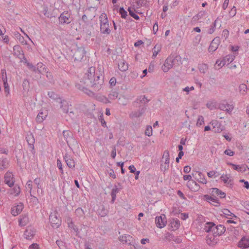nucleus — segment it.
Wrapping results in <instances>:
<instances>
[{
	"label": "nucleus",
	"instance_id": "1",
	"mask_svg": "<svg viewBox=\"0 0 249 249\" xmlns=\"http://www.w3.org/2000/svg\"><path fill=\"white\" fill-rule=\"evenodd\" d=\"M104 82V76L101 72L96 71L94 67H91L89 68L80 82L76 84L75 87L89 95L92 92L88 88H91L93 90L98 91L102 88Z\"/></svg>",
	"mask_w": 249,
	"mask_h": 249
},
{
	"label": "nucleus",
	"instance_id": "2",
	"mask_svg": "<svg viewBox=\"0 0 249 249\" xmlns=\"http://www.w3.org/2000/svg\"><path fill=\"white\" fill-rule=\"evenodd\" d=\"M63 135L70 147H71V146H74L77 145V142L73 137V134L71 132L68 130H64L63 131Z\"/></svg>",
	"mask_w": 249,
	"mask_h": 249
},
{
	"label": "nucleus",
	"instance_id": "3",
	"mask_svg": "<svg viewBox=\"0 0 249 249\" xmlns=\"http://www.w3.org/2000/svg\"><path fill=\"white\" fill-rule=\"evenodd\" d=\"M60 24H69L72 20L71 14L68 11H64L61 14L58 18Z\"/></svg>",
	"mask_w": 249,
	"mask_h": 249
},
{
	"label": "nucleus",
	"instance_id": "4",
	"mask_svg": "<svg viewBox=\"0 0 249 249\" xmlns=\"http://www.w3.org/2000/svg\"><path fill=\"white\" fill-rule=\"evenodd\" d=\"M86 54V51L84 47H78L74 50L73 54V58L75 61H80Z\"/></svg>",
	"mask_w": 249,
	"mask_h": 249
},
{
	"label": "nucleus",
	"instance_id": "5",
	"mask_svg": "<svg viewBox=\"0 0 249 249\" xmlns=\"http://www.w3.org/2000/svg\"><path fill=\"white\" fill-rule=\"evenodd\" d=\"M119 240L123 244H127L130 246H134L135 241L132 236L129 234H124L120 236Z\"/></svg>",
	"mask_w": 249,
	"mask_h": 249
},
{
	"label": "nucleus",
	"instance_id": "6",
	"mask_svg": "<svg viewBox=\"0 0 249 249\" xmlns=\"http://www.w3.org/2000/svg\"><path fill=\"white\" fill-rule=\"evenodd\" d=\"M26 139L29 147L31 148L32 153L35 155L36 153V150L34 147L35 139L33 134L31 132H28L26 135Z\"/></svg>",
	"mask_w": 249,
	"mask_h": 249
},
{
	"label": "nucleus",
	"instance_id": "7",
	"mask_svg": "<svg viewBox=\"0 0 249 249\" xmlns=\"http://www.w3.org/2000/svg\"><path fill=\"white\" fill-rule=\"evenodd\" d=\"M49 220L53 228H57L61 225V220L57 217L55 213H52L50 215Z\"/></svg>",
	"mask_w": 249,
	"mask_h": 249
},
{
	"label": "nucleus",
	"instance_id": "8",
	"mask_svg": "<svg viewBox=\"0 0 249 249\" xmlns=\"http://www.w3.org/2000/svg\"><path fill=\"white\" fill-rule=\"evenodd\" d=\"M155 223L157 227L162 228L164 227L167 223L166 217L165 214H161L160 216H156L155 218Z\"/></svg>",
	"mask_w": 249,
	"mask_h": 249
},
{
	"label": "nucleus",
	"instance_id": "9",
	"mask_svg": "<svg viewBox=\"0 0 249 249\" xmlns=\"http://www.w3.org/2000/svg\"><path fill=\"white\" fill-rule=\"evenodd\" d=\"M219 241V239L216 236H215L213 234H208L206 237V243L211 247L214 246Z\"/></svg>",
	"mask_w": 249,
	"mask_h": 249
},
{
	"label": "nucleus",
	"instance_id": "10",
	"mask_svg": "<svg viewBox=\"0 0 249 249\" xmlns=\"http://www.w3.org/2000/svg\"><path fill=\"white\" fill-rule=\"evenodd\" d=\"M213 228V234L217 237L223 234L226 231L225 227L222 225L216 226L214 224Z\"/></svg>",
	"mask_w": 249,
	"mask_h": 249
},
{
	"label": "nucleus",
	"instance_id": "11",
	"mask_svg": "<svg viewBox=\"0 0 249 249\" xmlns=\"http://www.w3.org/2000/svg\"><path fill=\"white\" fill-rule=\"evenodd\" d=\"M220 43V39L219 37H215L211 42L209 47V52H213L218 48Z\"/></svg>",
	"mask_w": 249,
	"mask_h": 249
},
{
	"label": "nucleus",
	"instance_id": "12",
	"mask_svg": "<svg viewBox=\"0 0 249 249\" xmlns=\"http://www.w3.org/2000/svg\"><path fill=\"white\" fill-rule=\"evenodd\" d=\"M63 159L70 168L74 169L75 168V162L72 157L66 153L63 156Z\"/></svg>",
	"mask_w": 249,
	"mask_h": 249
},
{
	"label": "nucleus",
	"instance_id": "13",
	"mask_svg": "<svg viewBox=\"0 0 249 249\" xmlns=\"http://www.w3.org/2000/svg\"><path fill=\"white\" fill-rule=\"evenodd\" d=\"M14 54L21 59L25 58L23 51L19 45H15L13 47Z\"/></svg>",
	"mask_w": 249,
	"mask_h": 249
},
{
	"label": "nucleus",
	"instance_id": "14",
	"mask_svg": "<svg viewBox=\"0 0 249 249\" xmlns=\"http://www.w3.org/2000/svg\"><path fill=\"white\" fill-rule=\"evenodd\" d=\"M171 61V57L169 56L166 59L163 65L162 66V69L165 72L168 71L172 67L173 64Z\"/></svg>",
	"mask_w": 249,
	"mask_h": 249
},
{
	"label": "nucleus",
	"instance_id": "15",
	"mask_svg": "<svg viewBox=\"0 0 249 249\" xmlns=\"http://www.w3.org/2000/svg\"><path fill=\"white\" fill-rule=\"evenodd\" d=\"M35 231L31 227H28L24 233V237L27 240H31L34 236Z\"/></svg>",
	"mask_w": 249,
	"mask_h": 249
},
{
	"label": "nucleus",
	"instance_id": "16",
	"mask_svg": "<svg viewBox=\"0 0 249 249\" xmlns=\"http://www.w3.org/2000/svg\"><path fill=\"white\" fill-rule=\"evenodd\" d=\"M238 247L243 249L249 248V237H243L238 242Z\"/></svg>",
	"mask_w": 249,
	"mask_h": 249
},
{
	"label": "nucleus",
	"instance_id": "17",
	"mask_svg": "<svg viewBox=\"0 0 249 249\" xmlns=\"http://www.w3.org/2000/svg\"><path fill=\"white\" fill-rule=\"evenodd\" d=\"M145 109V107H142L137 111H132L129 114V116L131 118L140 117L144 113Z\"/></svg>",
	"mask_w": 249,
	"mask_h": 249
},
{
	"label": "nucleus",
	"instance_id": "18",
	"mask_svg": "<svg viewBox=\"0 0 249 249\" xmlns=\"http://www.w3.org/2000/svg\"><path fill=\"white\" fill-rule=\"evenodd\" d=\"M171 57V61L173 66H179L181 64V57L178 55H170Z\"/></svg>",
	"mask_w": 249,
	"mask_h": 249
},
{
	"label": "nucleus",
	"instance_id": "19",
	"mask_svg": "<svg viewBox=\"0 0 249 249\" xmlns=\"http://www.w3.org/2000/svg\"><path fill=\"white\" fill-rule=\"evenodd\" d=\"M118 93L117 91L115 90H111L108 94V98L103 97V101L106 103H110L108 99L110 100H115L118 97Z\"/></svg>",
	"mask_w": 249,
	"mask_h": 249
},
{
	"label": "nucleus",
	"instance_id": "20",
	"mask_svg": "<svg viewBox=\"0 0 249 249\" xmlns=\"http://www.w3.org/2000/svg\"><path fill=\"white\" fill-rule=\"evenodd\" d=\"M211 190V194L212 196L216 195L219 196L221 198H223L226 197V194L217 188H212Z\"/></svg>",
	"mask_w": 249,
	"mask_h": 249
},
{
	"label": "nucleus",
	"instance_id": "21",
	"mask_svg": "<svg viewBox=\"0 0 249 249\" xmlns=\"http://www.w3.org/2000/svg\"><path fill=\"white\" fill-rule=\"evenodd\" d=\"M23 205H18L11 209V213L14 216H16L21 213L23 209Z\"/></svg>",
	"mask_w": 249,
	"mask_h": 249
},
{
	"label": "nucleus",
	"instance_id": "22",
	"mask_svg": "<svg viewBox=\"0 0 249 249\" xmlns=\"http://www.w3.org/2000/svg\"><path fill=\"white\" fill-rule=\"evenodd\" d=\"M101 33L104 35H109L111 30L109 29V23L100 26Z\"/></svg>",
	"mask_w": 249,
	"mask_h": 249
},
{
	"label": "nucleus",
	"instance_id": "23",
	"mask_svg": "<svg viewBox=\"0 0 249 249\" xmlns=\"http://www.w3.org/2000/svg\"><path fill=\"white\" fill-rule=\"evenodd\" d=\"M12 176L10 174H6L4 177V182L10 187L13 186L14 183L11 177Z\"/></svg>",
	"mask_w": 249,
	"mask_h": 249
},
{
	"label": "nucleus",
	"instance_id": "24",
	"mask_svg": "<svg viewBox=\"0 0 249 249\" xmlns=\"http://www.w3.org/2000/svg\"><path fill=\"white\" fill-rule=\"evenodd\" d=\"M61 104L60 108L62 109L64 113H69V104L68 102L65 100H61L60 102Z\"/></svg>",
	"mask_w": 249,
	"mask_h": 249
},
{
	"label": "nucleus",
	"instance_id": "25",
	"mask_svg": "<svg viewBox=\"0 0 249 249\" xmlns=\"http://www.w3.org/2000/svg\"><path fill=\"white\" fill-rule=\"evenodd\" d=\"M214 226V223L213 222H207L204 225V227L203 228L204 231L207 232H209L212 231L213 232V228Z\"/></svg>",
	"mask_w": 249,
	"mask_h": 249
},
{
	"label": "nucleus",
	"instance_id": "26",
	"mask_svg": "<svg viewBox=\"0 0 249 249\" xmlns=\"http://www.w3.org/2000/svg\"><path fill=\"white\" fill-rule=\"evenodd\" d=\"M99 20L100 26L109 23L107 16L105 13L101 14L99 17Z\"/></svg>",
	"mask_w": 249,
	"mask_h": 249
},
{
	"label": "nucleus",
	"instance_id": "27",
	"mask_svg": "<svg viewBox=\"0 0 249 249\" xmlns=\"http://www.w3.org/2000/svg\"><path fill=\"white\" fill-rule=\"evenodd\" d=\"M118 68L122 71H125L128 70V65L124 61H121L118 63Z\"/></svg>",
	"mask_w": 249,
	"mask_h": 249
},
{
	"label": "nucleus",
	"instance_id": "28",
	"mask_svg": "<svg viewBox=\"0 0 249 249\" xmlns=\"http://www.w3.org/2000/svg\"><path fill=\"white\" fill-rule=\"evenodd\" d=\"M204 198L207 201H211L213 202L216 203L217 204H214L215 206H218L219 204V203L218 202V200L216 198L212 197L208 195H205L204 196Z\"/></svg>",
	"mask_w": 249,
	"mask_h": 249
},
{
	"label": "nucleus",
	"instance_id": "29",
	"mask_svg": "<svg viewBox=\"0 0 249 249\" xmlns=\"http://www.w3.org/2000/svg\"><path fill=\"white\" fill-rule=\"evenodd\" d=\"M119 192V189L116 186H115L112 189L111 192V203H114L116 197V194Z\"/></svg>",
	"mask_w": 249,
	"mask_h": 249
},
{
	"label": "nucleus",
	"instance_id": "30",
	"mask_svg": "<svg viewBox=\"0 0 249 249\" xmlns=\"http://www.w3.org/2000/svg\"><path fill=\"white\" fill-rule=\"evenodd\" d=\"M198 177L197 178V180L198 182L203 183L206 184L207 181L205 178V176L200 172H197Z\"/></svg>",
	"mask_w": 249,
	"mask_h": 249
},
{
	"label": "nucleus",
	"instance_id": "31",
	"mask_svg": "<svg viewBox=\"0 0 249 249\" xmlns=\"http://www.w3.org/2000/svg\"><path fill=\"white\" fill-rule=\"evenodd\" d=\"M75 213L79 218H84L85 212L81 208H78L75 210Z\"/></svg>",
	"mask_w": 249,
	"mask_h": 249
},
{
	"label": "nucleus",
	"instance_id": "32",
	"mask_svg": "<svg viewBox=\"0 0 249 249\" xmlns=\"http://www.w3.org/2000/svg\"><path fill=\"white\" fill-rule=\"evenodd\" d=\"M234 60V57L232 55H227L225 57H224L223 59V64H222V66H224L227 63L229 64L231 62H232Z\"/></svg>",
	"mask_w": 249,
	"mask_h": 249
},
{
	"label": "nucleus",
	"instance_id": "33",
	"mask_svg": "<svg viewBox=\"0 0 249 249\" xmlns=\"http://www.w3.org/2000/svg\"><path fill=\"white\" fill-rule=\"evenodd\" d=\"M198 68L201 73H205L208 69V66L207 64L202 63L199 64Z\"/></svg>",
	"mask_w": 249,
	"mask_h": 249
},
{
	"label": "nucleus",
	"instance_id": "34",
	"mask_svg": "<svg viewBox=\"0 0 249 249\" xmlns=\"http://www.w3.org/2000/svg\"><path fill=\"white\" fill-rule=\"evenodd\" d=\"M227 164L228 165H231V166H232L233 169L235 170H236L237 171H245V169H244V170L243 169L244 166H240V165H236V164H234L233 163H232L231 162H227Z\"/></svg>",
	"mask_w": 249,
	"mask_h": 249
},
{
	"label": "nucleus",
	"instance_id": "35",
	"mask_svg": "<svg viewBox=\"0 0 249 249\" xmlns=\"http://www.w3.org/2000/svg\"><path fill=\"white\" fill-rule=\"evenodd\" d=\"M220 179L225 183L229 184L230 186L232 185V181L231 179H229V177L227 175H222L220 177Z\"/></svg>",
	"mask_w": 249,
	"mask_h": 249
},
{
	"label": "nucleus",
	"instance_id": "36",
	"mask_svg": "<svg viewBox=\"0 0 249 249\" xmlns=\"http://www.w3.org/2000/svg\"><path fill=\"white\" fill-rule=\"evenodd\" d=\"M160 50V45L156 44L153 49V55L152 57L155 58Z\"/></svg>",
	"mask_w": 249,
	"mask_h": 249
},
{
	"label": "nucleus",
	"instance_id": "37",
	"mask_svg": "<svg viewBox=\"0 0 249 249\" xmlns=\"http://www.w3.org/2000/svg\"><path fill=\"white\" fill-rule=\"evenodd\" d=\"M218 21V18H217L213 22V23L211 25L210 29L208 30V33L209 34H213L215 31V29L216 28V23Z\"/></svg>",
	"mask_w": 249,
	"mask_h": 249
},
{
	"label": "nucleus",
	"instance_id": "38",
	"mask_svg": "<svg viewBox=\"0 0 249 249\" xmlns=\"http://www.w3.org/2000/svg\"><path fill=\"white\" fill-rule=\"evenodd\" d=\"M223 130V126L220 123H219V125H217L216 126L213 127L211 129V130L214 133H220Z\"/></svg>",
	"mask_w": 249,
	"mask_h": 249
},
{
	"label": "nucleus",
	"instance_id": "39",
	"mask_svg": "<svg viewBox=\"0 0 249 249\" xmlns=\"http://www.w3.org/2000/svg\"><path fill=\"white\" fill-rule=\"evenodd\" d=\"M165 158L164 164L168 165L169 166L170 158H169V152L168 151L166 150V151H164L162 158Z\"/></svg>",
	"mask_w": 249,
	"mask_h": 249
},
{
	"label": "nucleus",
	"instance_id": "40",
	"mask_svg": "<svg viewBox=\"0 0 249 249\" xmlns=\"http://www.w3.org/2000/svg\"><path fill=\"white\" fill-rule=\"evenodd\" d=\"M248 90L247 86L244 84H241L239 86L240 92L242 94L244 95Z\"/></svg>",
	"mask_w": 249,
	"mask_h": 249
},
{
	"label": "nucleus",
	"instance_id": "41",
	"mask_svg": "<svg viewBox=\"0 0 249 249\" xmlns=\"http://www.w3.org/2000/svg\"><path fill=\"white\" fill-rule=\"evenodd\" d=\"M27 66L30 69H31L35 72L38 73H40V70H39L38 68L34 66L32 64L28 63Z\"/></svg>",
	"mask_w": 249,
	"mask_h": 249
},
{
	"label": "nucleus",
	"instance_id": "42",
	"mask_svg": "<svg viewBox=\"0 0 249 249\" xmlns=\"http://www.w3.org/2000/svg\"><path fill=\"white\" fill-rule=\"evenodd\" d=\"M223 214L225 215L227 217V216H232L235 218H237L236 216H235L233 213H232L230 211H229L227 209H224L222 211Z\"/></svg>",
	"mask_w": 249,
	"mask_h": 249
},
{
	"label": "nucleus",
	"instance_id": "43",
	"mask_svg": "<svg viewBox=\"0 0 249 249\" xmlns=\"http://www.w3.org/2000/svg\"><path fill=\"white\" fill-rule=\"evenodd\" d=\"M179 226L180 222L177 219L174 220L171 223V226L172 228L178 229Z\"/></svg>",
	"mask_w": 249,
	"mask_h": 249
},
{
	"label": "nucleus",
	"instance_id": "44",
	"mask_svg": "<svg viewBox=\"0 0 249 249\" xmlns=\"http://www.w3.org/2000/svg\"><path fill=\"white\" fill-rule=\"evenodd\" d=\"M119 13L121 15V18H126L127 16V13L124 10V7H121L119 9Z\"/></svg>",
	"mask_w": 249,
	"mask_h": 249
},
{
	"label": "nucleus",
	"instance_id": "45",
	"mask_svg": "<svg viewBox=\"0 0 249 249\" xmlns=\"http://www.w3.org/2000/svg\"><path fill=\"white\" fill-rule=\"evenodd\" d=\"M42 13H43L44 16H45L47 18H51L53 17L52 14L51 12L48 11V8L47 7H44L43 8Z\"/></svg>",
	"mask_w": 249,
	"mask_h": 249
},
{
	"label": "nucleus",
	"instance_id": "46",
	"mask_svg": "<svg viewBox=\"0 0 249 249\" xmlns=\"http://www.w3.org/2000/svg\"><path fill=\"white\" fill-rule=\"evenodd\" d=\"M128 11L129 13V15L133 17L134 19L136 20H139L140 19V17L138 15L134 13L133 10H131V7H128Z\"/></svg>",
	"mask_w": 249,
	"mask_h": 249
},
{
	"label": "nucleus",
	"instance_id": "47",
	"mask_svg": "<svg viewBox=\"0 0 249 249\" xmlns=\"http://www.w3.org/2000/svg\"><path fill=\"white\" fill-rule=\"evenodd\" d=\"M43 113L42 112H39L36 118V120L38 123H41L44 119L45 117L43 116Z\"/></svg>",
	"mask_w": 249,
	"mask_h": 249
},
{
	"label": "nucleus",
	"instance_id": "48",
	"mask_svg": "<svg viewBox=\"0 0 249 249\" xmlns=\"http://www.w3.org/2000/svg\"><path fill=\"white\" fill-rule=\"evenodd\" d=\"M145 134L147 136H151L152 135V128L150 125H148L146 127L145 131Z\"/></svg>",
	"mask_w": 249,
	"mask_h": 249
},
{
	"label": "nucleus",
	"instance_id": "49",
	"mask_svg": "<svg viewBox=\"0 0 249 249\" xmlns=\"http://www.w3.org/2000/svg\"><path fill=\"white\" fill-rule=\"evenodd\" d=\"M15 36L18 39V40L23 44H25L24 42V37L18 32H17L15 34Z\"/></svg>",
	"mask_w": 249,
	"mask_h": 249
},
{
	"label": "nucleus",
	"instance_id": "50",
	"mask_svg": "<svg viewBox=\"0 0 249 249\" xmlns=\"http://www.w3.org/2000/svg\"><path fill=\"white\" fill-rule=\"evenodd\" d=\"M29 81L25 79L22 83L23 88L24 90H28L29 88Z\"/></svg>",
	"mask_w": 249,
	"mask_h": 249
},
{
	"label": "nucleus",
	"instance_id": "51",
	"mask_svg": "<svg viewBox=\"0 0 249 249\" xmlns=\"http://www.w3.org/2000/svg\"><path fill=\"white\" fill-rule=\"evenodd\" d=\"M137 100H139L141 103L146 104L149 102V100L147 99L145 95L141 96Z\"/></svg>",
	"mask_w": 249,
	"mask_h": 249
},
{
	"label": "nucleus",
	"instance_id": "52",
	"mask_svg": "<svg viewBox=\"0 0 249 249\" xmlns=\"http://www.w3.org/2000/svg\"><path fill=\"white\" fill-rule=\"evenodd\" d=\"M204 123V118L202 116H199L197 119L196 125L201 126Z\"/></svg>",
	"mask_w": 249,
	"mask_h": 249
},
{
	"label": "nucleus",
	"instance_id": "53",
	"mask_svg": "<svg viewBox=\"0 0 249 249\" xmlns=\"http://www.w3.org/2000/svg\"><path fill=\"white\" fill-rule=\"evenodd\" d=\"M57 167L60 170L61 174H63L62 164L61 161L59 159L57 160Z\"/></svg>",
	"mask_w": 249,
	"mask_h": 249
},
{
	"label": "nucleus",
	"instance_id": "54",
	"mask_svg": "<svg viewBox=\"0 0 249 249\" xmlns=\"http://www.w3.org/2000/svg\"><path fill=\"white\" fill-rule=\"evenodd\" d=\"M32 183H33L32 181L31 180H29L27 181V182L26 183V188L27 189L28 188L29 189V193L30 194H31L32 190V186H33Z\"/></svg>",
	"mask_w": 249,
	"mask_h": 249
},
{
	"label": "nucleus",
	"instance_id": "55",
	"mask_svg": "<svg viewBox=\"0 0 249 249\" xmlns=\"http://www.w3.org/2000/svg\"><path fill=\"white\" fill-rule=\"evenodd\" d=\"M4 85V91L5 93L6 94V95L9 94L10 92V89L8 86V84L7 82H4L3 83Z\"/></svg>",
	"mask_w": 249,
	"mask_h": 249
},
{
	"label": "nucleus",
	"instance_id": "56",
	"mask_svg": "<svg viewBox=\"0 0 249 249\" xmlns=\"http://www.w3.org/2000/svg\"><path fill=\"white\" fill-rule=\"evenodd\" d=\"M227 108H226V111L229 113H231L233 109V106L232 105H230L227 103Z\"/></svg>",
	"mask_w": 249,
	"mask_h": 249
},
{
	"label": "nucleus",
	"instance_id": "57",
	"mask_svg": "<svg viewBox=\"0 0 249 249\" xmlns=\"http://www.w3.org/2000/svg\"><path fill=\"white\" fill-rule=\"evenodd\" d=\"M46 77L48 79L50 83H53L54 80L53 79V76L51 72H47L46 73Z\"/></svg>",
	"mask_w": 249,
	"mask_h": 249
},
{
	"label": "nucleus",
	"instance_id": "58",
	"mask_svg": "<svg viewBox=\"0 0 249 249\" xmlns=\"http://www.w3.org/2000/svg\"><path fill=\"white\" fill-rule=\"evenodd\" d=\"M48 96L53 99H55L57 97V94L53 91H49L48 92Z\"/></svg>",
	"mask_w": 249,
	"mask_h": 249
},
{
	"label": "nucleus",
	"instance_id": "59",
	"mask_svg": "<svg viewBox=\"0 0 249 249\" xmlns=\"http://www.w3.org/2000/svg\"><path fill=\"white\" fill-rule=\"evenodd\" d=\"M224 154L229 156H232L234 154V152L231 149H226L224 151Z\"/></svg>",
	"mask_w": 249,
	"mask_h": 249
},
{
	"label": "nucleus",
	"instance_id": "60",
	"mask_svg": "<svg viewBox=\"0 0 249 249\" xmlns=\"http://www.w3.org/2000/svg\"><path fill=\"white\" fill-rule=\"evenodd\" d=\"M217 173V172L214 171H211L207 173V175L209 178H212V177H216L217 176V175H215V174Z\"/></svg>",
	"mask_w": 249,
	"mask_h": 249
},
{
	"label": "nucleus",
	"instance_id": "61",
	"mask_svg": "<svg viewBox=\"0 0 249 249\" xmlns=\"http://www.w3.org/2000/svg\"><path fill=\"white\" fill-rule=\"evenodd\" d=\"M34 182L35 184H36L37 185V189H41V187L40 185V180L39 178H36L34 179Z\"/></svg>",
	"mask_w": 249,
	"mask_h": 249
},
{
	"label": "nucleus",
	"instance_id": "62",
	"mask_svg": "<svg viewBox=\"0 0 249 249\" xmlns=\"http://www.w3.org/2000/svg\"><path fill=\"white\" fill-rule=\"evenodd\" d=\"M29 249H40V248L37 244L33 243L29 247Z\"/></svg>",
	"mask_w": 249,
	"mask_h": 249
},
{
	"label": "nucleus",
	"instance_id": "63",
	"mask_svg": "<svg viewBox=\"0 0 249 249\" xmlns=\"http://www.w3.org/2000/svg\"><path fill=\"white\" fill-rule=\"evenodd\" d=\"M169 166L168 165L162 163L160 165V169L162 171H165L166 170H168Z\"/></svg>",
	"mask_w": 249,
	"mask_h": 249
},
{
	"label": "nucleus",
	"instance_id": "64",
	"mask_svg": "<svg viewBox=\"0 0 249 249\" xmlns=\"http://www.w3.org/2000/svg\"><path fill=\"white\" fill-rule=\"evenodd\" d=\"M236 13V8L235 7L233 6V8L231 9V12H230V14L231 17H234Z\"/></svg>",
	"mask_w": 249,
	"mask_h": 249
}]
</instances>
